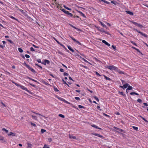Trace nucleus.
Instances as JSON below:
<instances>
[{"label":"nucleus","instance_id":"52","mask_svg":"<svg viewBox=\"0 0 148 148\" xmlns=\"http://www.w3.org/2000/svg\"><path fill=\"white\" fill-rule=\"evenodd\" d=\"M78 107H79V108H84V106H82L81 105H78Z\"/></svg>","mask_w":148,"mask_h":148},{"label":"nucleus","instance_id":"36","mask_svg":"<svg viewBox=\"0 0 148 148\" xmlns=\"http://www.w3.org/2000/svg\"><path fill=\"white\" fill-rule=\"evenodd\" d=\"M79 13L81 14L82 15L83 17H85V15H84V14L83 13H82L81 12H80V11H79Z\"/></svg>","mask_w":148,"mask_h":148},{"label":"nucleus","instance_id":"60","mask_svg":"<svg viewBox=\"0 0 148 148\" xmlns=\"http://www.w3.org/2000/svg\"><path fill=\"white\" fill-rule=\"evenodd\" d=\"M111 2L114 4H115V5H116V3H117V2L116 1L114 2L113 1H111Z\"/></svg>","mask_w":148,"mask_h":148},{"label":"nucleus","instance_id":"19","mask_svg":"<svg viewBox=\"0 0 148 148\" xmlns=\"http://www.w3.org/2000/svg\"><path fill=\"white\" fill-rule=\"evenodd\" d=\"M118 93H120L121 95L123 96L124 97H125L126 95L125 94H124L123 92H120L119 91Z\"/></svg>","mask_w":148,"mask_h":148},{"label":"nucleus","instance_id":"58","mask_svg":"<svg viewBox=\"0 0 148 148\" xmlns=\"http://www.w3.org/2000/svg\"><path fill=\"white\" fill-rule=\"evenodd\" d=\"M95 74H96V75H98V76H100L101 75L100 74H99L97 72V71H95Z\"/></svg>","mask_w":148,"mask_h":148},{"label":"nucleus","instance_id":"41","mask_svg":"<svg viewBox=\"0 0 148 148\" xmlns=\"http://www.w3.org/2000/svg\"><path fill=\"white\" fill-rule=\"evenodd\" d=\"M103 114L104 115V116H106L108 117V118H110V116L105 114V113H103Z\"/></svg>","mask_w":148,"mask_h":148},{"label":"nucleus","instance_id":"6","mask_svg":"<svg viewBox=\"0 0 148 148\" xmlns=\"http://www.w3.org/2000/svg\"><path fill=\"white\" fill-rule=\"evenodd\" d=\"M136 31L138 33L144 36L145 37H147L148 36H147L146 34L143 33V32H142L140 31H138V30H136Z\"/></svg>","mask_w":148,"mask_h":148},{"label":"nucleus","instance_id":"33","mask_svg":"<svg viewBox=\"0 0 148 148\" xmlns=\"http://www.w3.org/2000/svg\"><path fill=\"white\" fill-rule=\"evenodd\" d=\"M59 116L60 117H62V118H64L65 117L63 115H62V114H59Z\"/></svg>","mask_w":148,"mask_h":148},{"label":"nucleus","instance_id":"45","mask_svg":"<svg viewBox=\"0 0 148 148\" xmlns=\"http://www.w3.org/2000/svg\"><path fill=\"white\" fill-rule=\"evenodd\" d=\"M23 64H24L27 68L29 67V65H27L26 62H24Z\"/></svg>","mask_w":148,"mask_h":148},{"label":"nucleus","instance_id":"30","mask_svg":"<svg viewBox=\"0 0 148 148\" xmlns=\"http://www.w3.org/2000/svg\"><path fill=\"white\" fill-rule=\"evenodd\" d=\"M2 130L4 131H5L6 133H7L8 132V130H6L4 128H3L2 129Z\"/></svg>","mask_w":148,"mask_h":148},{"label":"nucleus","instance_id":"55","mask_svg":"<svg viewBox=\"0 0 148 148\" xmlns=\"http://www.w3.org/2000/svg\"><path fill=\"white\" fill-rule=\"evenodd\" d=\"M95 27L96 28H97L98 29V30L100 31V30L101 28L100 27H98V26H95Z\"/></svg>","mask_w":148,"mask_h":148},{"label":"nucleus","instance_id":"10","mask_svg":"<svg viewBox=\"0 0 148 148\" xmlns=\"http://www.w3.org/2000/svg\"><path fill=\"white\" fill-rule=\"evenodd\" d=\"M27 68L29 70H30L31 71H32V72L34 73L36 72L35 70H34L33 68L30 67V66H29V67H28Z\"/></svg>","mask_w":148,"mask_h":148},{"label":"nucleus","instance_id":"49","mask_svg":"<svg viewBox=\"0 0 148 148\" xmlns=\"http://www.w3.org/2000/svg\"><path fill=\"white\" fill-rule=\"evenodd\" d=\"M35 65L36 66H37L38 67H39L41 69H42V67L41 66L38 65L37 64H35Z\"/></svg>","mask_w":148,"mask_h":148},{"label":"nucleus","instance_id":"46","mask_svg":"<svg viewBox=\"0 0 148 148\" xmlns=\"http://www.w3.org/2000/svg\"><path fill=\"white\" fill-rule=\"evenodd\" d=\"M61 46H62L65 49H66V48L64 46V45H62V44L61 43H60L59 44Z\"/></svg>","mask_w":148,"mask_h":148},{"label":"nucleus","instance_id":"16","mask_svg":"<svg viewBox=\"0 0 148 148\" xmlns=\"http://www.w3.org/2000/svg\"><path fill=\"white\" fill-rule=\"evenodd\" d=\"M99 22L101 24L103 27L106 28V26L104 24H103L100 21Z\"/></svg>","mask_w":148,"mask_h":148},{"label":"nucleus","instance_id":"62","mask_svg":"<svg viewBox=\"0 0 148 148\" xmlns=\"http://www.w3.org/2000/svg\"><path fill=\"white\" fill-rule=\"evenodd\" d=\"M33 46L35 48H39V47H38V46H36L35 45H34L33 44Z\"/></svg>","mask_w":148,"mask_h":148},{"label":"nucleus","instance_id":"5","mask_svg":"<svg viewBox=\"0 0 148 148\" xmlns=\"http://www.w3.org/2000/svg\"><path fill=\"white\" fill-rule=\"evenodd\" d=\"M20 87L23 89L24 90L26 91H27L28 92H29L30 93H30V91L28 90L27 89L26 87H25V86H23L22 85H21V86H20Z\"/></svg>","mask_w":148,"mask_h":148},{"label":"nucleus","instance_id":"12","mask_svg":"<svg viewBox=\"0 0 148 148\" xmlns=\"http://www.w3.org/2000/svg\"><path fill=\"white\" fill-rule=\"evenodd\" d=\"M68 49L71 51L72 52H73L74 51V50L70 46H68Z\"/></svg>","mask_w":148,"mask_h":148},{"label":"nucleus","instance_id":"54","mask_svg":"<svg viewBox=\"0 0 148 148\" xmlns=\"http://www.w3.org/2000/svg\"><path fill=\"white\" fill-rule=\"evenodd\" d=\"M112 47L113 48V49H114V50H115L116 49V47L115 46H114V45H112Z\"/></svg>","mask_w":148,"mask_h":148},{"label":"nucleus","instance_id":"17","mask_svg":"<svg viewBox=\"0 0 148 148\" xmlns=\"http://www.w3.org/2000/svg\"><path fill=\"white\" fill-rule=\"evenodd\" d=\"M131 95H138L139 94L134 92H132L130 93Z\"/></svg>","mask_w":148,"mask_h":148},{"label":"nucleus","instance_id":"20","mask_svg":"<svg viewBox=\"0 0 148 148\" xmlns=\"http://www.w3.org/2000/svg\"><path fill=\"white\" fill-rule=\"evenodd\" d=\"M128 85V84H126L123 85V87L124 89L126 88L127 87Z\"/></svg>","mask_w":148,"mask_h":148},{"label":"nucleus","instance_id":"44","mask_svg":"<svg viewBox=\"0 0 148 148\" xmlns=\"http://www.w3.org/2000/svg\"><path fill=\"white\" fill-rule=\"evenodd\" d=\"M30 123H31V125L33 126L34 127L36 126V125L35 124L33 123L32 122Z\"/></svg>","mask_w":148,"mask_h":148},{"label":"nucleus","instance_id":"4","mask_svg":"<svg viewBox=\"0 0 148 148\" xmlns=\"http://www.w3.org/2000/svg\"><path fill=\"white\" fill-rule=\"evenodd\" d=\"M92 134H93V135L102 138H103V136H102L96 133H92Z\"/></svg>","mask_w":148,"mask_h":148},{"label":"nucleus","instance_id":"25","mask_svg":"<svg viewBox=\"0 0 148 148\" xmlns=\"http://www.w3.org/2000/svg\"><path fill=\"white\" fill-rule=\"evenodd\" d=\"M132 87L130 86H128V88H127V90H132Z\"/></svg>","mask_w":148,"mask_h":148},{"label":"nucleus","instance_id":"43","mask_svg":"<svg viewBox=\"0 0 148 148\" xmlns=\"http://www.w3.org/2000/svg\"><path fill=\"white\" fill-rule=\"evenodd\" d=\"M28 78L29 79H30L33 81H34V82H37V81L34 79H32V78H30V77H28Z\"/></svg>","mask_w":148,"mask_h":148},{"label":"nucleus","instance_id":"15","mask_svg":"<svg viewBox=\"0 0 148 148\" xmlns=\"http://www.w3.org/2000/svg\"><path fill=\"white\" fill-rule=\"evenodd\" d=\"M0 140L2 141L3 142H4L5 141V140L4 139V137L1 136H0Z\"/></svg>","mask_w":148,"mask_h":148},{"label":"nucleus","instance_id":"7","mask_svg":"<svg viewBox=\"0 0 148 148\" xmlns=\"http://www.w3.org/2000/svg\"><path fill=\"white\" fill-rule=\"evenodd\" d=\"M70 37L75 42H76L79 45H81V43L77 41L74 38H73L71 36H70Z\"/></svg>","mask_w":148,"mask_h":148},{"label":"nucleus","instance_id":"51","mask_svg":"<svg viewBox=\"0 0 148 148\" xmlns=\"http://www.w3.org/2000/svg\"><path fill=\"white\" fill-rule=\"evenodd\" d=\"M75 99L77 100H80V98L79 97H75Z\"/></svg>","mask_w":148,"mask_h":148},{"label":"nucleus","instance_id":"24","mask_svg":"<svg viewBox=\"0 0 148 148\" xmlns=\"http://www.w3.org/2000/svg\"><path fill=\"white\" fill-rule=\"evenodd\" d=\"M70 25L73 27V28H75V29H77V30H78V31H80V29H78V28H77L75 27V26H74L71 25Z\"/></svg>","mask_w":148,"mask_h":148},{"label":"nucleus","instance_id":"48","mask_svg":"<svg viewBox=\"0 0 148 148\" xmlns=\"http://www.w3.org/2000/svg\"><path fill=\"white\" fill-rule=\"evenodd\" d=\"M137 101L139 103H141L142 102V100L141 99H138L137 100Z\"/></svg>","mask_w":148,"mask_h":148},{"label":"nucleus","instance_id":"14","mask_svg":"<svg viewBox=\"0 0 148 148\" xmlns=\"http://www.w3.org/2000/svg\"><path fill=\"white\" fill-rule=\"evenodd\" d=\"M69 137L70 138H72L74 139H75L76 138L75 136H73L70 134H69Z\"/></svg>","mask_w":148,"mask_h":148},{"label":"nucleus","instance_id":"39","mask_svg":"<svg viewBox=\"0 0 148 148\" xmlns=\"http://www.w3.org/2000/svg\"><path fill=\"white\" fill-rule=\"evenodd\" d=\"M117 71L120 73H121H121L123 74L124 73L122 71H120L119 69H118V70L117 71Z\"/></svg>","mask_w":148,"mask_h":148},{"label":"nucleus","instance_id":"50","mask_svg":"<svg viewBox=\"0 0 148 148\" xmlns=\"http://www.w3.org/2000/svg\"><path fill=\"white\" fill-rule=\"evenodd\" d=\"M62 80L63 81V83L64 84H66L67 85H68V86H69L67 84V83H66V82L63 79H62Z\"/></svg>","mask_w":148,"mask_h":148},{"label":"nucleus","instance_id":"34","mask_svg":"<svg viewBox=\"0 0 148 148\" xmlns=\"http://www.w3.org/2000/svg\"><path fill=\"white\" fill-rule=\"evenodd\" d=\"M64 8H65L67 10H71V9L70 8H69L68 7H66L65 5H64Z\"/></svg>","mask_w":148,"mask_h":148},{"label":"nucleus","instance_id":"11","mask_svg":"<svg viewBox=\"0 0 148 148\" xmlns=\"http://www.w3.org/2000/svg\"><path fill=\"white\" fill-rule=\"evenodd\" d=\"M8 135L9 136L11 135L13 136H16V134L12 132H10V133L8 134Z\"/></svg>","mask_w":148,"mask_h":148},{"label":"nucleus","instance_id":"47","mask_svg":"<svg viewBox=\"0 0 148 148\" xmlns=\"http://www.w3.org/2000/svg\"><path fill=\"white\" fill-rule=\"evenodd\" d=\"M100 31L101 32H105V31L104 30V29L103 28H101L100 30Z\"/></svg>","mask_w":148,"mask_h":148},{"label":"nucleus","instance_id":"57","mask_svg":"<svg viewBox=\"0 0 148 148\" xmlns=\"http://www.w3.org/2000/svg\"><path fill=\"white\" fill-rule=\"evenodd\" d=\"M54 90L56 92H58L59 91L57 88H56L55 87L54 88Z\"/></svg>","mask_w":148,"mask_h":148},{"label":"nucleus","instance_id":"18","mask_svg":"<svg viewBox=\"0 0 148 148\" xmlns=\"http://www.w3.org/2000/svg\"><path fill=\"white\" fill-rule=\"evenodd\" d=\"M91 126L92 127H93L96 128H97V129H101V128L99 127L98 126H97L96 125H92Z\"/></svg>","mask_w":148,"mask_h":148},{"label":"nucleus","instance_id":"35","mask_svg":"<svg viewBox=\"0 0 148 148\" xmlns=\"http://www.w3.org/2000/svg\"><path fill=\"white\" fill-rule=\"evenodd\" d=\"M137 26H138L140 28H142V27H143V26L142 25H140V24H138Z\"/></svg>","mask_w":148,"mask_h":148},{"label":"nucleus","instance_id":"8","mask_svg":"<svg viewBox=\"0 0 148 148\" xmlns=\"http://www.w3.org/2000/svg\"><path fill=\"white\" fill-rule=\"evenodd\" d=\"M103 43H104L106 45H107L108 46H110V44L108 43L105 40H103L102 41Z\"/></svg>","mask_w":148,"mask_h":148},{"label":"nucleus","instance_id":"63","mask_svg":"<svg viewBox=\"0 0 148 148\" xmlns=\"http://www.w3.org/2000/svg\"><path fill=\"white\" fill-rule=\"evenodd\" d=\"M8 41L10 42L11 43H13L12 41L8 39L7 40Z\"/></svg>","mask_w":148,"mask_h":148},{"label":"nucleus","instance_id":"21","mask_svg":"<svg viewBox=\"0 0 148 148\" xmlns=\"http://www.w3.org/2000/svg\"><path fill=\"white\" fill-rule=\"evenodd\" d=\"M27 148H31L32 145L30 143H27Z\"/></svg>","mask_w":148,"mask_h":148},{"label":"nucleus","instance_id":"27","mask_svg":"<svg viewBox=\"0 0 148 148\" xmlns=\"http://www.w3.org/2000/svg\"><path fill=\"white\" fill-rule=\"evenodd\" d=\"M18 49L19 52L21 53H22L23 51V49L20 48H18Z\"/></svg>","mask_w":148,"mask_h":148},{"label":"nucleus","instance_id":"37","mask_svg":"<svg viewBox=\"0 0 148 148\" xmlns=\"http://www.w3.org/2000/svg\"><path fill=\"white\" fill-rule=\"evenodd\" d=\"M42 148H49V147L47 146L46 145H45Z\"/></svg>","mask_w":148,"mask_h":148},{"label":"nucleus","instance_id":"13","mask_svg":"<svg viewBox=\"0 0 148 148\" xmlns=\"http://www.w3.org/2000/svg\"><path fill=\"white\" fill-rule=\"evenodd\" d=\"M126 12H127V14H129L131 15H133L134 14L133 12H130V11H126Z\"/></svg>","mask_w":148,"mask_h":148},{"label":"nucleus","instance_id":"42","mask_svg":"<svg viewBox=\"0 0 148 148\" xmlns=\"http://www.w3.org/2000/svg\"><path fill=\"white\" fill-rule=\"evenodd\" d=\"M133 128L136 130H137L138 129V128L137 127L135 126H133Z\"/></svg>","mask_w":148,"mask_h":148},{"label":"nucleus","instance_id":"32","mask_svg":"<svg viewBox=\"0 0 148 148\" xmlns=\"http://www.w3.org/2000/svg\"><path fill=\"white\" fill-rule=\"evenodd\" d=\"M93 97L97 101H99V100L98 98L96 96H94Z\"/></svg>","mask_w":148,"mask_h":148},{"label":"nucleus","instance_id":"38","mask_svg":"<svg viewBox=\"0 0 148 148\" xmlns=\"http://www.w3.org/2000/svg\"><path fill=\"white\" fill-rule=\"evenodd\" d=\"M43 83L45 84V85H47V86H48V85H50L47 83V82H45V81H44L43 82Z\"/></svg>","mask_w":148,"mask_h":148},{"label":"nucleus","instance_id":"64","mask_svg":"<svg viewBox=\"0 0 148 148\" xmlns=\"http://www.w3.org/2000/svg\"><path fill=\"white\" fill-rule=\"evenodd\" d=\"M143 104L145 106H148V104L146 103H144Z\"/></svg>","mask_w":148,"mask_h":148},{"label":"nucleus","instance_id":"59","mask_svg":"<svg viewBox=\"0 0 148 148\" xmlns=\"http://www.w3.org/2000/svg\"><path fill=\"white\" fill-rule=\"evenodd\" d=\"M25 56L27 58H29L30 57L27 54H26L25 55Z\"/></svg>","mask_w":148,"mask_h":148},{"label":"nucleus","instance_id":"23","mask_svg":"<svg viewBox=\"0 0 148 148\" xmlns=\"http://www.w3.org/2000/svg\"><path fill=\"white\" fill-rule=\"evenodd\" d=\"M32 118L33 119H34L35 120H37V117L36 116H34L33 115H32Z\"/></svg>","mask_w":148,"mask_h":148},{"label":"nucleus","instance_id":"40","mask_svg":"<svg viewBox=\"0 0 148 148\" xmlns=\"http://www.w3.org/2000/svg\"><path fill=\"white\" fill-rule=\"evenodd\" d=\"M46 131V130L43 129H41V132L42 133H43Z\"/></svg>","mask_w":148,"mask_h":148},{"label":"nucleus","instance_id":"61","mask_svg":"<svg viewBox=\"0 0 148 148\" xmlns=\"http://www.w3.org/2000/svg\"><path fill=\"white\" fill-rule=\"evenodd\" d=\"M14 84L16 85V86H21L19 84L16 83H15L14 82Z\"/></svg>","mask_w":148,"mask_h":148},{"label":"nucleus","instance_id":"3","mask_svg":"<svg viewBox=\"0 0 148 148\" xmlns=\"http://www.w3.org/2000/svg\"><path fill=\"white\" fill-rule=\"evenodd\" d=\"M114 128H115V129H116V130H117L116 131L118 132H119V133H120V132H123V133L125 132L123 130L121 129H120L119 128H118L116 127H114Z\"/></svg>","mask_w":148,"mask_h":148},{"label":"nucleus","instance_id":"28","mask_svg":"<svg viewBox=\"0 0 148 148\" xmlns=\"http://www.w3.org/2000/svg\"><path fill=\"white\" fill-rule=\"evenodd\" d=\"M140 117L142 118V119L144 120L145 122H146L147 123H148V121L145 119L144 117H143L142 116H140Z\"/></svg>","mask_w":148,"mask_h":148},{"label":"nucleus","instance_id":"56","mask_svg":"<svg viewBox=\"0 0 148 148\" xmlns=\"http://www.w3.org/2000/svg\"><path fill=\"white\" fill-rule=\"evenodd\" d=\"M30 50L31 51H35L34 49V48L33 47H31Z\"/></svg>","mask_w":148,"mask_h":148},{"label":"nucleus","instance_id":"2","mask_svg":"<svg viewBox=\"0 0 148 148\" xmlns=\"http://www.w3.org/2000/svg\"><path fill=\"white\" fill-rule=\"evenodd\" d=\"M61 10L70 17H72L73 16V15L71 13H69L68 11H66L64 9H62Z\"/></svg>","mask_w":148,"mask_h":148},{"label":"nucleus","instance_id":"26","mask_svg":"<svg viewBox=\"0 0 148 148\" xmlns=\"http://www.w3.org/2000/svg\"><path fill=\"white\" fill-rule=\"evenodd\" d=\"M57 98L58 99H59V100H61L62 101H63L64 102V101L65 100V99H64L63 98H61V97H57Z\"/></svg>","mask_w":148,"mask_h":148},{"label":"nucleus","instance_id":"9","mask_svg":"<svg viewBox=\"0 0 148 148\" xmlns=\"http://www.w3.org/2000/svg\"><path fill=\"white\" fill-rule=\"evenodd\" d=\"M44 62H45L42 63L44 65H46V63H47V64H49L50 63L49 61L47 60H44Z\"/></svg>","mask_w":148,"mask_h":148},{"label":"nucleus","instance_id":"53","mask_svg":"<svg viewBox=\"0 0 148 148\" xmlns=\"http://www.w3.org/2000/svg\"><path fill=\"white\" fill-rule=\"evenodd\" d=\"M130 42L133 44L134 45H135L136 46H137V45H136V43H135L134 42H133V41H130Z\"/></svg>","mask_w":148,"mask_h":148},{"label":"nucleus","instance_id":"31","mask_svg":"<svg viewBox=\"0 0 148 148\" xmlns=\"http://www.w3.org/2000/svg\"><path fill=\"white\" fill-rule=\"evenodd\" d=\"M131 22L134 25H135L136 26H137L138 25V23H136V22H134V21H132Z\"/></svg>","mask_w":148,"mask_h":148},{"label":"nucleus","instance_id":"1","mask_svg":"<svg viewBox=\"0 0 148 148\" xmlns=\"http://www.w3.org/2000/svg\"><path fill=\"white\" fill-rule=\"evenodd\" d=\"M106 67L111 71L115 70L116 71L118 70V68L114 66H107Z\"/></svg>","mask_w":148,"mask_h":148},{"label":"nucleus","instance_id":"29","mask_svg":"<svg viewBox=\"0 0 148 148\" xmlns=\"http://www.w3.org/2000/svg\"><path fill=\"white\" fill-rule=\"evenodd\" d=\"M32 112L34 113H35V114H37V115H40L41 116H43V117H44V116H43L41 115L40 114H39V113H36L35 112H33L32 111Z\"/></svg>","mask_w":148,"mask_h":148},{"label":"nucleus","instance_id":"22","mask_svg":"<svg viewBox=\"0 0 148 148\" xmlns=\"http://www.w3.org/2000/svg\"><path fill=\"white\" fill-rule=\"evenodd\" d=\"M103 76L106 79L110 81L111 80V79L110 78L107 77L105 75H103Z\"/></svg>","mask_w":148,"mask_h":148}]
</instances>
